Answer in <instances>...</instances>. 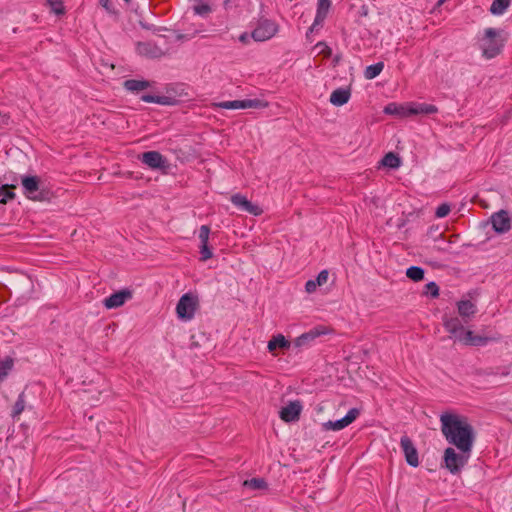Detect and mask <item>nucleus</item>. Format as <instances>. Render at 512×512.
<instances>
[{"label": "nucleus", "instance_id": "2", "mask_svg": "<svg viewBox=\"0 0 512 512\" xmlns=\"http://www.w3.org/2000/svg\"><path fill=\"white\" fill-rule=\"evenodd\" d=\"M23 194L33 201H44L49 197V191L44 188L38 176L26 175L21 178Z\"/></svg>", "mask_w": 512, "mask_h": 512}, {"label": "nucleus", "instance_id": "22", "mask_svg": "<svg viewBox=\"0 0 512 512\" xmlns=\"http://www.w3.org/2000/svg\"><path fill=\"white\" fill-rule=\"evenodd\" d=\"M123 86L128 91L138 92L150 87V82L147 80L129 79L123 83Z\"/></svg>", "mask_w": 512, "mask_h": 512}, {"label": "nucleus", "instance_id": "13", "mask_svg": "<svg viewBox=\"0 0 512 512\" xmlns=\"http://www.w3.org/2000/svg\"><path fill=\"white\" fill-rule=\"evenodd\" d=\"M231 202L241 211L247 212L254 216H259L263 212V210L258 205L253 204L244 195L240 193L232 195Z\"/></svg>", "mask_w": 512, "mask_h": 512}, {"label": "nucleus", "instance_id": "19", "mask_svg": "<svg viewBox=\"0 0 512 512\" xmlns=\"http://www.w3.org/2000/svg\"><path fill=\"white\" fill-rule=\"evenodd\" d=\"M444 327L458 341H459V336L462 333H466V331H467V330L464 329L461 321L457 317L445 319L444 320Z\"/></svg>", "mask_w": 512, "mask_h": 512}, {"label": "nucleus", "instance_id": "40", "mask_svg": "<svg viewBox=\"0 0 512 512\" xmlns=\"http://www.w3.org/2000/svg\"><path fill=\"white\" fill-rule=\"evenodd\" d=\"M486 375H501L508 376L510 374V367H499L496 369H490L485 373Z\"/></svg>", "mask_w": 512, "mask_h": 512}, {"label": "nucleus", "instance_id": "42", "mask_svg": "<svg viewBox=\"0 0 512 512\" xmlns=\"http://www.w3.org/2000/svg\"><path fill=\"white\" fill-rule=\"evenodd\" d=\"M199 31L195 30L192 34H183L179 31H175V38L178 41L190 40L192 39Z\"/></svg>", "mask_w": 512, "mask_h": 512}, {"label": "nucleus", "instance_id": "16", "mask_svg": "<svg viewBox=\"0 0 512 512\" xmlns=\"http://www.w3.org/2000/svg\"><path fill=\"white\" fill-rule=\"evenodd\" d=\"M137 52L149 58H160L164 55L162 49L157 46L155 43L147 41V42H138L137 44Z\"/></svg>", "mask_w": 512, "mask_h": 512}, {"label": "nucleus", "instance_id": "44", "mask_svg": "<svg viewBox=\"0 0 512 512\" xmlns=\"http://www.w3.org/2000/svg\"><path fill=\"white\" fill-rule=\"evenodd\" d=\"M99 3L108 13H115V10L109 0H99Z\"/></svg>", "mask_w": 512, "mask_h": 512}, {"label": "nucleus", "instance_id": "17", "mask_svg": "<svg viewBox=\"0 0 512 512\" xmlns=\"http://www.w3.org/2000/svg\"><path fill=\"white\" fill-rule=\"evenodd\" d=\"M325 332L320 328H313L310 331L301 334L294 340L295 347H304L309 345L312 341H314L320 335H323Z\"/></svg>", "mask_w": 512, "mask_h": 512}, {"label": "nucleus", "instance_id": "33", "mask_svg": "<svg viewBox=\"0 0 512 512\" xmlns=\"http://www.w3.org/2000/svg\"><path fill=\"white\" fill-rule=\"evenodd\" d=\"M24 409H25V395H24V392H22L19 394L18 399L16 400V402L13 406L11 416L13 418L18 417L24 411Z\"/></svg>", "mask_w": 512, "mask_h": 512}, {"label": "nucleus", "instance_id": "32", "mask_svg": "<svg viewBox=\"0 0 512 512\" xmlns=\"http://www.w3.org/2000/svg\"><path fill=\"white\" fill-rule=\"evenodd\" d=\"M243 486L252 490H264L267 488V482L263 478H251L245 480Z\"/></svg>", "mask_w": 512, "mask_h": 512}, {"label": "nucleus", "instance_id": "14", "mask_svg": "<svg viewBox=\"0 0 512 512\" xmlns=\"http://www.w3.org/2000/svg\"><path fill=\"white\" fill-rule=\"evenodd\" d=\"M132 298V292L129 289H123L111 294L103 300V304L107 309L118 308Z\"/></svg>", "mask_w": 512, "mask_h": 512}, {"label": "nucleus", "instance_id": "43", "mask_svg": "<svg viewBox=\"0 0 512 512\" xmlns=\"http://www.w3.org/2000/svg\"><path fill=\"white\" fill-rule=\"evenodd\" d=\"M318 285H316V282L313 279H310L305 284V290L307 293H313L316 291Z\"/></svg>", "mask_w": 512, "mask_h": 512}, {"label": "nucleus", "instance_id": "45", "mask_svg": "<svg viewBox=\"0 0 512 512\" xmlns=\"http://www.w3.org/2000/svg\"><path fill=\"white\" fill-rule=\"evenodd\" d=\"M12 366H13V361H12V359L8 358L2 362V367L0 369H1V371H6L8 373V371L12 368Z\"/></svg>", "mask_w": 512, "mask_h": 512}, {"label": "nucleus", "instance_id": "23", "mask_svg": "<svg viewBox=\"0 0 512 512\" xmlns=\"http://www.w3.org/2000/svg\"><path fill=\"white\" fill-rule=\"evenodd\" d=\"M290 346H291V343L282 334H278V335L274 336L268 342L269 352H273L276 348L288 349V348H290Z\"/></svg>", "mask_w": 512, "mask_h": 512}, {"label": "nucleus", "instance_id": "49", "mask_svg": "<svg viewBox=\"0 0 512 512\" xmlns=\"http://www.w3.org/2000/svg\"><path fill=\"white\" fill-rule=\"evenodd\" d=\"M239 39H240V41L244 42L246 39V35L245 34L241 35Z\"/></svg>", "mask_w": 512, "mask_h": 512}, {"label": "nucleus", "instance_id": "20", "mask_svg": "<svg viewBox=\"0 0 512 512\" xmlns=\"http://www.w3.org/2000/svg\"><path fill=\"white\" fill-rule=\"evenodd\" d=\"M140 99L147 103H156L165 106H174L178 103L176 98L170 96H155L151 94H144Z\"/></svg>", "mask_w": 512, "mask_h": 512}, {"label": "nucleus", "instance_id": "27", "mask_svg": "<svg viewBox=\"0 0 512 512\" xmlns=\"http://www.w3.org/2000/svg\"><path fill=\"white\" fill-rule=\"evenodd\" d=\"M16 185L11 184H5L0 186V203L6 204L9 200L13 199L15 197V193L12 191V189H15Z\"/></svg>", "mask_w": 512, "mask_h": 512}, {"label": "nucleus", "instance_id": "9", "mask_svg": "<svg viewBox=\"0 0 512 512\" xmlns=\"http://www.w3.org/2000/svg\"><path fill=\"white\" fill-rule=\"evenodd\" d=\"M490 221L495 232L502 234L512 227V218L507 210H500L491 215Z\"/></svg>", "mask_w": 512, "mask_h": 512}, {"label": "nucleus", "instance_id": "29", "mask_svg": "<svg viewBox=\"0 0 512 512\" xmlns=\"http://www.w3.org/2000/svg\"><path fill=\"white\" fill-rule=\"evenodd\" d=\"M511 0H493L490 12L494 15H502L509 7Z\"/></svg>", "mask_w": 512, "mask_h": 512}, {"label": "nucleus", "instance_id": "18", "mask_svg": "<svg viewBox=\"0 0 512 512\" xmlns=\"http://www.w3.org/2000/svg\"><path fill=\"white\" fill-rule=\"evenodd\" d=\"M351 97L350 88L335 89L330 95V102L335 106H343Z\"/></svg>", "mask_w": 512, "mask_h": 512}, {"label": "nucleus", "instance_id": "47", "mask_svg": "<svg viewBox=\"0 0 512 512\" xmlns=\"http://www.w3.org/2000/svg\"><path fill=\"white\" fill-rule=\"evenodd\" d=\"M323 23H317L316 22V18L314 19V22L313 24L311 25V27L309 28L306 36L309 37V34L312 33L313 31L317 30L319 27L322 26Z\"/></svg>", "mask_w": 512, "mask_h": 512}, {"label": "nucleus", "instance_id": "11", "mask_svg": "<svg viewBox=\"0 0 512 512\" xmlns=\"http://www.w3.org/2000/svg\"><path fill=\"white\" fill-rule=\"evenodd\" d=\"M400 446L406 462L412 467H417L419 465L418 451L412 440L407 435H403L400 440Z\"/></svg>", "mask_w": 512, "mask_h": 512}, {"label": "nucleus", "instance_id": "5", "mask_svg": "<svg viewBox=\"0 0 512 512\" xmlns=\"http://www.w3.org/2000/svg\"><path fill=\"white\" fill-rule=\"evenodd\" d=\"M498 32L494 28H487L485 30V39L483 43V55L487 59L494 58L497 56L503 47L501 43L496 39Z\"/></svg>", "mask_w": 512, "mask_h": 512}, {"label": "nucleus", "instance_id": "7", "mask_svg": "<svg viewBox=\"0 0 512 512\" xmlns=\"http://www.w3.org/2000/svg\"><path fill=\"white\" fill-rule=\"evenodd\" d=\"M278 31V26L274 21L263 20L252 31V38L255 41H266L272 38Z\"/></svg>", "mask_w": 512, "mask_h": 512}, {"label": "nucleus", "instance_id": "28", "mask_svg": "<svg viewBox=\"0 0 512 512\" xmlns=\"http://www.w3.org/2000/svg\"><path fill=\"white\" fill-rule=\"evenodd\" d=\"M384 63L383 62H377L373 65H369L366 67L364 71V77L368 80H372L376 78L383 70Z\"/></svg>", "mask_w": 512, "mask_h": 512}, {"label": "nucleus", "instance_id": "39", "mask_svg": "<svg viewBox=\"0 0 512 512\" xmlns=\"http://www.w3.org/2000/svg\"><path fill=\"white\" fill-rule=\"evenodd\" d=\"M450 206L446 203L439 205L435 211V215L438 218L446 217L450 212Z\"/></svg>", "mask_w": 512, "mask_h": 512}, {"label": "nucleus", "instance_id": "36", "mask_svg": "<svg viewBox=\"0 0 512 512\" xmlns=\"http://www.w3.org/2000/svg\"><path fill=\"white\" fill-rule=\"evenodd\" d=\"M210 235V227L208 225H202L199 229V240L200 245H208Z\"/></svg>", "mask_w": 512, "mask_h": 512}, {"label": "nucleus", "instance_id": "3", "mask_svg": "<svg viewBox=\"0 0 512 512\" xmlns=\"http://www.w3.org/2000/svg\"><path fill=\"white\" fill-rule=\"evenodd\" d=\"M470 454L457 453L452 447H448L444 451L443 463L444 467L452 474H458L467 464Z\"/></svg>", "mask_w": 512, "mask_h": 512}, {"label": "nucleus", "instance_id": "25", "mask_svg": "<svg viewBox=\"0 0 512 512\" xmlns=\"http://www.w3.org/2000/svg\"><path fill=\"white\" fill-rule=\"evenodd\" d=\"M316 22L323 23L331 7L330 0H317Z\"/></svg>", "mask_w": 512, "mask_h": 512}, {"label": "nucleus", "instance_id": "51", "mask_svg": "<svg viewBox=\"0 0 512 512\" xmlns=\"http://www.w3.org/2000/svg\"><path fill=\"white\" fill-rule=\"evenodd\" d=\"M124 1L128 3L130 0H124Z\"/></svg>", "mask_w": 512, "mask_h": 512}, {"label": "nucleus", "instance_id": "4", "mask_svg": "<svg viewBox=\"0 0 512 512\" xmlns=\"http://www.w3.org/2000/svg\"><path fill=\"white\" fill-rule=\"evenodd\" d=\"M197 306V296L192 295L191 293L182 295L176 306V313L178 318L182 320L192 319L194 317Z\"/></svg>", "mask_w": 512, "mask_h": 512}, {"label": "nucleus", "instance_id": "12", "mask_svg": "<svg viewBox=\"0 0 512 512\" xmlns=\"http://www.w3.org/2000/svg\"><path fill=\"white\" fill-rule=\"evenodd\" d=\"M302 411V404L299 400L291 401L279 412V417L286 423L298 421Z\"/></svg>", "mask_w": 512, "mask_h": 512}, {"label": "nucleus", "instance_id": "48", "mask_svg": "<svg viewBox=\"0 0 512 512\" xmlns=\"http://www.w3.org/2000/svg\"><path fill=\"white\" fill-rule=\"evenodd\" d=\"M317 46H324L325 50H322L321 52H325L328 56L331 55V49L323 42H319Z\"/></svg>", "mask_w": 512, "mask_h": 512}, {"label": "nucleus", "instance_id": "6", "mask_svg": "<svg viewBox=\"0 0 512 512\" xmlns=\"http://www.w3.org/2000/svg\"><path fill=\"white\" fill-rule=\"evenodd\" d=\"M222 109H249V108H265L268 103L260 99H243L233 101H223L217 104Z\"/></svg>", "mask_w": 512, "mask_h": 512}, {"label": "nucleus", "instance_id": "26", "mask_svg": "<svg viewBox=\"0 0 512 512\" xmlns=\"http://www.w3.org/2000/svg\"><path fill=\"white\" fill-rule=\"evenodd\" d=\"M194 14L207 17L212 12V7L203 0H196L193 5Z\"/></svg>", "mask_w": 512, "mask_h": 512}, {"label": "nucleus", "instance_id": "50", "mask_svg": "<svg viewBox=\"0 0 512 512\" xmlns=\"http://www.w3.org/2000/svg\"><path fill=\"white\" fill-rule=\"evenodd\" d=\"M445 0H439V4H442Z\"/></svg>", "mask_w": 512, "mask_h": 512}, {"label": "nucleus", "instance_id": "34", "mask_svg": "<svg viewBox=\"0 0 512 512\" xmlns=\"http://www.w3.org/2000/svg\"><path fill=\"white\" fill-rule=\"evenodd\" d=\"M384 113L385 114H389V115H409L408 112L406 113L404 111V107L403 106H399L396 103H389L384 108Z\"/></svg>", "mask_w": 512, "mask_h": 512}, {"label": "nucleus", "instance_id": "24", "mask_svg": "<svg viewBox=\"0 0 512 512\" xmlns=\"http://www.w3.org/2000/svg\"><path fill=\"white\" fill-rule=\"evenodd\" d=\"M458 313L462 317H470L476 313V306L470 300H461L457 303Z\"/></svg>", "mask_w": 512, "mask_h": 512}, {"label": "nucleus", "instance_id": "41", "mask_svg": "<svg viewBox=\"0 0 512 512\" xmlns=\"http://www.w3.org/2000/svg\"><path fill=\"white\" fill-rule=\"evenodd\" d=\"M329 272L327 270H322L315 279L316 285L319 287L324 285L328 281Z\"/></svg>", "mask_w": 512, "mask_h": 512}, {"label": "nucleus", "instance_id": "31", "mask_svg": "<svg viewBox=\"0 0 512 512\" xmlns=\"http://www.w3.org/2000/svg\"><path fill=\"white\" fill-rule=\"evenodd\" d=\"M424 274V269L419 266H411L406 270V276L414 282L423 280Z\"/></svg>", "mask_w": 512, "mask_h": 512}, {"label": "nucleus", "instance_id": "35", "mask_svg": "<svg viewBox=\"0 0 512 512\" xmlns=\"http://www.w3.org/2000/svg\"><path fill=\"white\" fill-rule=\"evenodd\" d=\"M52 12L56 15H63L65 13L64 3L62 0H47Z\"/></svg>", "mask_w": 512, "mask_h": 512}, {"label": "nucleus", "instance_id": "15", "mask_svg": "<svg viewBox=\"0 0 512 512\" xmlns=\"http://www.w3.org/2000/svg\"><path fill=\"white\" fill-rule=\"evenodd\" d=\"M491 340L489 337L475 335L471 330H467L466 333L459 336V342L467 346H485Z\"/></svg>", "mask_w": 512, "mask_h": 512}, {"label": "nucleus", "instance_id": "46", "mask_svg": "<svg viewBox=\"0 0 512 512\" xmlns=\"http://www.w3.org/2000/svg\"><path fill=\"white\" fill-rule=\"evenodd\" d=\"M427 235H428L429 237L434 238V239H436L437 237L442 236V234H441V233H438V228H437V227H436V228L431 227V228L429 229V231H428Z\"/></svg>", "mask_w": 512, "mask_h": 512}, {"label": "nucleus", "instance_id": "37", "mask_svg": "<svg viewBox=\"0 0 512 512\" xmlns=\"http://www.w3.org/2000/svg\"><path fill=\"white\" fill-rule=\"evenodd\" d=\"M424 295H430L433 298L439 296V287L435 282H429L425 285V290L423 291Z\"/></svg>", "mask_w": 512, "mask_h": 512}, {"label": "nucleus", "instance_id": "1", "mask_svg": "<svg viewBox=\"0 0 512 512\" xmlns=\"http://www.w3.org/2000/svg\"><path fill=\"white\" fill-rule=\"evenodd\" d=\"M441 432L447 442L461 452L470 454L475 441V431L468 419L456 413L440 415Z\"/></svg>", "mask_w": 512, "mask_h": 512}, {"label": "nucleus", "instance_id": "21", "mask_svg": "<svg viewBox=\"0 0 512 512\" xmlns=\"http://www.w3.org/2000/svg\"><path fill=\"white\" fill-rule=\"evenodd\" d=\"M437 111H438V109L435 105L421 103V104H416L414 106H411L408 109V114L409 115H417V114L430 115V114L436 113Z\"/></svg>", "mask_w": 512, "mask_h": 512}, {"label": "nucleus", "instance_id": "10", "mask_svg": "<svg viewBox=\"0 0 512 512\" xmlns=\"http://www.w3.org/2000/svg\"><path fill=\"white\" fill-rule=\"evenodd\" d=\"M139 159L151 169L165 170L169 167L167 159L158 151L144 152Z\"/></svg>", "mask_w": 512, "mask_h": 512}, {"label": "nucleus", "instance_id": "30", "mask_svg": "<svg viewBox=\"0 0 512 512\" xmlns=\"http://www.w3.org/2000/svg\"><path fill=\"white\" fill-rule=\"evenodd\" d=\"M381 164L385 167L396 169L400 166V158L393 152L387 153L381 160Z\"/></svg>", "mask_w": 512, "mask_h": 512}, {"label": "nucleus", "instance_id": "38", "mask_svg": "<svg viewBox=\"0 0 512 512\" xmlns=\"http://www.w3.org/2000/svg\"><path fill=\"white\" fill-rule=\"evenodd\" d=\"M199 248H200V255H201L200 260L202 262H205L213 257V252H212L211 248L209 247V245H200Z\"/></svg>", "mask_w": 512, "mask_h": 512}, {"label": "nucleus", "instance_id": "8", "mask_svg": "<svg viewBox=\"0 0 512 512\" xmlns=\"http://www.w3.org/2000/svg\"><path fill=\"white\" fill-rule=\"evenodd\" d=\"M360 414V410L358 408H352L348 411V413L341 419L336 421H327L322 424V429L324 431H339L344 429L353 423Z\"/></svg>", "mask_w": 512, "mask_h": 512}]
</instances>
